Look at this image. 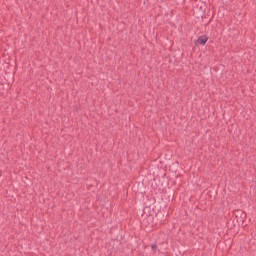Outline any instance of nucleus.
Instances as JSON below:
<instances>
[{"mask_svg": "<svg viewBox=\"0 0 256 256\" xmlns=\"http://www.w3.org/2000/svg\"><path fill=\"white\" fill-rule=\"evenodd\" d=\"M207 41H209V37H207V35H201L198 37L197 40L194 41L196 47L197 45H202L205 46L207 45Z\"/></svg>", "mask_w": 256, "mask_h": 256, "instance_id": "nucleus-1", "label": "nucleus"}, {"mask_svg": "<svg viewBox=\"0 0 256 256\" xmlns=\"http://www.w3.org/2000/svg\"><path fill=\"white\" fill-rule=\"evenodd\" d=\"M247 218V214L245 212H240V221L243 223Z\"/></svg>", "mask_w": 256, "mask_h": 256, "instance_id": "nucleus-2", "label": "nucleus"}, {"mask_svg": "<svg viewBox=\"0 0 256 256\" xmlns=\"http://www.w3.org/2000/svg\"><path fill=\"white\" fill-rule=\"evenodd\" d=\"M151 249H152V251H153L154 253H156V252H157V244H152V245H151Z\"/></svg>", "mask_w": 256, "mask_h": 256, "instance_id": "nucleus-3", "label": "nucleus"}]
</instances>
